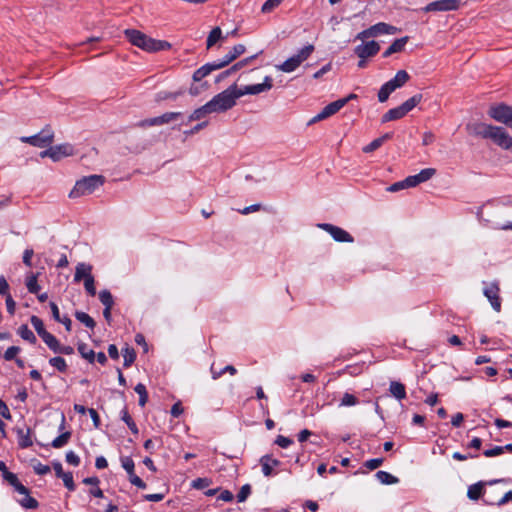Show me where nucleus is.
Returning <instances> with one entry per match:
<instances>
[{"mask_svg": "<svg viewBox=\"0 0 512 512\" xmlns=\"http://www.w3.org/2000/svg\"><path fill=\"white\" fill-rule=\"evenodd\" d=\"M317 227L329 233L337 242L352 243L354 241L353 237L347 231L338 226L329 223H319Z\"/></svg>", "mask_w": 512, "mask_h": 512, "instance_id": "9b49d317", "label": "nucleus"}, {"mask_svg": "<svg viewBox=\"0 0 512 512\" xmlns=\"http://www.w3.org/2000/svg\"><path fill=\"white\" fill-rule=\"evenodd\" d=\"M272 88V78L270 76H266L264 78L263 83L254 84V85H247L242 89H238V95L240 97L250 94V95H257L262 92H266Z\"/></svg>", "mask_w": 512, "mask_h": 512, "instance_id": "4468645a", "label": "nucleus"}, {"mask_svg": "<svg viewBox=\"0 0 512 512\" xmlns=\"http://www.w3.org/2000/svg\"><path fill=\"white\" fill-rule=\"evenodd\" d=\"M238 88L236 84L231 85L226 90L215 95L209 102L212 106V110L215 113L226 112L235 106L236 100L240 98L238 95Z\"/></svg>", "mask_w": 512, "mask_h": 512, "instance_id": "20e7f679", "label": "nucleus"}, {"mask_svg": "<svg viewBox=\"0 0 512 512\" xmlns=\"http://www.w3.org/2000/svg\"><path fill=\"white\" fill-rule=\"evenodd\" d=\"M121 419L127 424L132 433L138 434V427L136 423L133 421L132 417L130 416L126 408H124L121 412Z\"/></svg>", "mask_w": 512, "mask_h": 512, "instance_id": "f704fd0d", "label": "nucleus"}, {"mask_svg": "<svg viewBox=\"0 0 512 512\" xmlns=\"http://www.w3.org/2000/svg\"><path fill=\"white\" fill-rule=\"evenodd\" d=\"M314 46L312 44L304 46L296 55L288 58L285 62L278 66V69L290 73L296 70L309 56L313 53Z\"/></svg>", "mask_w": 512, "mask_h": 512, "instance_id": "423d86ee", "label": "nucleus"}, {"mask_svg": "<svg viewBox=\"0 0 512 512\" xmlns=\"http://www.w3.org/2000/svg\"><path fill=\"white\" fill-rule=\"evenodd\" d=\"M375 477L377 478V480L380 483L386 484V485L396 484L399 481V479L397 477L393 476L392 474H390L386 471L376 472Z\"/></svg>", "mask_w": 512, "mask_h": 512, "instance_id": "c85d7f7f", "label": "nucleus"}, {"mask_svg": "<svg viewBox=\"0 0 512 512\" xmlns=\"http://www.w3.org/2000/svg\"><path fill=\"white\" fill-rule=\"evenodd\" d=\"M422 94H416L402 103L403 109L406 113L410 112L414 107H416L422 101Z\"/></svg>", "mask_w": 512, "mask_h": 512, "instance_id": "473e14b6", "label": "nucleus"}, {"mask_svg": "<svg viewBox=\"0 0 512 512\" xmlns=\"http://www.w3.org/2000/svg\"><path fill=\"white\" fill-rule=\"evenodd\" d=\"M0 471L2 472L3 478L10 484L13 481L15 482L17 479V475L8 471L6 464L3 461H0Z\"/></svg>", "mask_w": 512, "mask_h": 512, "instance_id": "c03bdc74", "label": "nucleus"}, {"mask_svg": "<svg viewBox=\"0 0 512 512\" xmlns=\"http://www.w3.org/2000/svg\"><path fill=\"white\" fill-rule=\"evenodd\" d=\"M389 391L397 400H402L406 398L405 386L400 382L391 381Z\"/></svg>", "mask_w": 512, "mask_h": 512, "instance_id": "a878e982", "label": "nucleus"}, {"mask_svg": "<svg viewBox=\"0 0 512 512\" xmlns=\"http://www.w3.org/2000/svg\"><path fill=\"white\" fill-rule=\"evenodd\" d=\"M409 79L410 75L405 70H399L395 77L386 82V84L391 91H395L397 88L402 87Z\"/></svg>", "mask_w": 512, "mask_h": 512, "instance_id": "6ab92c4d", "label": "nucleus"}, {"mask_svg": "<svg viewBox=\"0 0 512 512\" xmlns=\"http://www.w3.org/2000/svg\"><path fill=\"white\" fill-rule=\"evenodd\" d=\"M382 463H383L382 458H374V459L367 460L365 462L364 466L366 468H368L369 470H375L378 467H380L382 465Z\"/></svg>", "mask_w": 512, "mask_h": 512, "instance_id": "052dcab7", "label": "nucleus"}, {"mask_svg": "<svg viewBox=\"0 0 512 512\" xmlns=\"http://www.w3.org/2000/svg\"><path fill=\"white\" fill-rule=\"evenodd\" d=\"M209 480L207 478H197L193 480L192 487L195 489H204L209 486Z\"/></svg>", "mask_w": 512, "mask_h": 512, "instance_id": "0e129e2a", "label": "nucleus"}, {"mask_svg": "<svg viewBox=\"0 0 512 512\" xmlns=\"http://www.w3.org/2000/svg\"><path fill=\"white\" fill-rule=\"evenodd\" d=\"M78 352L84 359L88 360L90 363H93L95 361V352L92 349H89L87 344L80 343L78 345Z\"/></svg>", "mask_w": 512, "mask_h": 512, "instance_id": "2f4dec72", "label": "nucleus"}, {"mask_svg": "<svg viewBox=\"0 0 512 512\" xmlns=\"http://www.w3.org/2000/svg\"><path fill=\"white\" fill-rule=\"evenodd\" d=\"M53 137L54 134L51 128L45 127L38 134L30 137H23L21 140L36 147H46L52 143Z\"/></svg>", "mask_w": 512, "mask_h": 512, "instance_id": "0eeeda50", "label": "nucleus"}, {"mask_svg": "<svg viewBox=\"0 0 512 512\" xmlns=\"http://www.w3.org/2000/svg\"><path fill=\"white\" fill-rule=\"evenodd\" d=\"M225 37L222 35V30L220 27H214L206 40V48H212L218 41L223 40Z\"/></svg>", "mask_w": 512, "mask_h": 512, "instance_id": "bb28decb", "label": "nucleus"}, {"mask_svg": "<svg viewBox=\"0 0 512 512\" xmlns=\"http://www.w3.org/2000/svg\"><path fill=\"white\" fill-rule=\"evenodd\" d=\"M250 494L251 486L249 484L243 485L237 494L238 502H244L249 497Z\"/></svg>", "mask_w": 512, "mask_h": 512, "instance_id": "603ef678", "label": "nucleus"}, {"mask_svg": "<svg viewBox=\"0 0 512 512\" xmlns=\"http://www.w3.org/2000/svg\"><path fill=\"white\" fill-rule=\"evenodd\" d=\"M84 281V288L86 292L90 296H95L96 294V288H95V280L93 275H87V278Z\"/></svg>", "mask_w": 512, "mask_h": 512, "instance_id": "a18cd8bd", "label": "nucleus"}, {"mask_svg": "<svg viewBox=\"0 0 512 512\" xmlns=\"http://www.w3.org/2000/svg\"><path fill=\"white\" fill-rule=\"evenodd\" d=\"M135 392L139 395V405L144 407L148 401V393L146 387L142 383H138L135 388Z\"/></svg>", "mask_w": 512, "mask_h": 512, "instance_id": "72a5a7b5", "label": "nucleus"}, {"mask_svg": "<svg viewBox=\"0 0 512 512\" xmlns=\"http://www.w3.org/2000/svg\"><path fill=\"white\" fill-rule=\"evenodd\" d=\"M104 183V177L101 175H90L78 180L71 190L69 197L78 198L92 194L97 188Z\"/></svg>", "mask_w": 512, "mask_h": 512, "instance_id": "39448f33", "label": "nucleus"}, {"mask_svg": "<svg viewBox=\"0 0 512 512\" xmlns=\"http://www.w3.org/2000/svg\"><path fill=\"white\" fill-rule=\"evenodd\" d=\"M33 470L38 475H45L50 472V467L38 462L33 466Z\"/></svg>", "mask_w": 512, "mask_h": 512, "instance_id": "e2e57ef3", "label": "nucleus"}, {"mask_svg": "<svg viewBox=\"0 0 512 512\" xmlns=\"http://www.w3.org/2000/svg\"><path fill=\"white\" fill-rule=\"evenodd\" d=\"M181 115H182L181 112H167V113H164L161 116H157L158 124L160 126V125H164V124L170 123V122L178 119Z\"/></svg>", "mask_w": 512, "mask_h": 512, "instance_id": "c9c22d12", "label": "nucleus"}, {"mask_svg": "<svg viewBox=\"0 0 512 512\" xmlns=\"http://www.w3.org/2000/svg\"><path fill=\"white\" fill-rule=\"evenodd\" d=\"M293 443V440L288 438V437H285L283 435H278L276 440H275V444H277L278 446H280L281 448H287L289 447L291 444Z\"/></svg>", "mask_w": 512, "mask_h": 512, "instance_id": "bf43d9fd", "label": "nucleus"}, {"mask_svg": "<svg viewBox=\"0 0 512 512\" xmlns=\"http://www.w3.org/2000/svg\"><path fill=\"white\" fill-rule=\"evenodd\" d=\"M21 351L20 347L18 346H11L9 347L3 357L6 361H12L16 359L17 354Z\"/></svg>", "mask_w": 512, "mask_h": 512, "instance_id": "8fccbe9b", "label": "nucleus"}, {"mask_svg": "<svg viewBox=\"0 0 512 512\" xmlns=\"http://www.w3.org/2000/svg\"><path fill=\"white\" fill-rule=\"evenodd\" d=\"M393 91L388 87V85L385 83L381 86L379 92H378V100L379 102L383 103L388 100L390 94Z\"/></svg>", "mask_w": 512, "mask_h": 512, "instance_id": "3c124183", "label": "nucleus"}, {"mask_svg": "<svg viewBox=\"0 0 512 512\" xmlns=\"http://www.w3.org/2000/svg\"><path fill=\"white\" fill-rule=\"evenodd\" d=\"M406 188H409V187H408V185L405 184V179H404L402 181H398V182H395L392 185H390L387 188V191H389V192H398V191L406 189Z\"/></svg>", "mask_w": 512, "mask_h": 512, "instance_id": "680f3d73", "label": "nucleus"}, {"mask_svg": "<svg viewBox=\"0 0 512 512\" xmlns=\"http://www.w3.org/2000/svg\"><path fill=\"white\" fill-rule=\"evenodd\" d=\"M121 464H122V467L126 470V472L128 473L129 477L134 473V467H135V464H134V461L132 460V458L130 457H122L121 458Z\"/></svg>", "mask_w": 512, "mask_h": 512, "instance_id": "09e8293b", "label": "nucleus"}, {"mask_svg": "<svg viewBox=\"0 0 512 512\" xmlns=\"http://www.w3.org/2000/svg\"><path fill=\"white\" fill-rule=\"evenodd\" d=\"M280 464H281V462L278 459L273 458V456L269 455V454L263 455L260 458V465L262 467V473L266 477H271V476L275 475L276 473L274 472V468L278 467Z\"/></svg>", "mask_w": 512, "mask_h": 512, "instance_id": "f3484780", "label": "nucleus"}, {"mask_svg": "<svg viewBox=\"0 0 512 512\" xmlns=\"http://www.w3.org/2000/svg\"><path fill=\"white\" fill-rule=\"evenodd\" d=\"M129 481L131 484L135 485L136 487L140 489L146 488V483L136 474H133L129 477Z\"/></svg>", "mask_w": 512, "mask_h": 512, "instance_id": "774afa93", "label": "nucleus"}, {"mask_svg": "<svg viewBox=\"0 0 512 512\" xmlns=\"http://www.w3.org/2000/svg\"><path fill=\"white\" fill-rule=\"evenodd\" d=\"M390 138H391V134L390 133H386L383 136L374 139L371 143H369L368 145L363 147V152L364 153H371V152L377 150L378 148H380L384 144V142L386 140H388Z\"/></svg>", "mask_w": 512, "mask_h": 512, "instance_id": "cd10ccee", "label": "nucleus"}, {"mask_svg": "<svg viewBox=\"0 0 512 512\" xmlns=\"http://www.w3.org/2000/svg\"><path fill=\"white\" fill-rule=\"evenodd\" d=\"M370 32H372V35L376 37L381 34H395L398 32V28L387 23L380 22L371 26Z\"/></svg>", "mask_w": 512, "mask_h": 512, "instance_id": "aec40b11", "label": "nucleus"}, {"mask_svg": "<svg viewBox=\"0 0 512 512\" xmlns=\"http://www.w3.org/2000/svg\"><path fill=\"white\" fill-rule=\"evenodd\" d=\"M485 285L483 288L484 296L489 300L492 308L496 312H500L501 310V299L499 296L500 288L498 282L494 281L491 283L483 282Z\"/></svg>", "mask_w": 512, "mask_h": 512, "instance_id": "6e6552de", "label": "nucleus"}, {"mask_svg": "<svg viewBox=\"0 0 512 512\" xmlns=\"http://www.w3.org/2000/svg\"><path fill=\"white\" fill-rule=\"evenodd\" d=\"M49 364L60 372H66L67 370V363L65 359L60 356L51 358Z\"/></svg>", "mask_w": 512, "mask_h": 512, "instance_id": "79ce46f5", "label": "nucleus"}, {"mask_svg": "<svg viewBox=\"0 0 512 512\" xmlns=\"http://www.w3.org/2000/svg\"><path fill=\"white\" fill-rule=\"evenodd\" d=\"M87 275H92V266L86 263H78L75 268L74 281L85 280Z\"/></svg>", "mask_w": 512, "mask_h": 512, "instance_id": "5701e85b", "label": "nucleus"}, {"mask_svg": "<svg viewBox=\"0 0 512 512\" xmlns=\"http://www.w3.org/2000/svg\"><path fill=\"white\" fill-rule=\"evenodd\" d=\"M10 485L13 486L18 493L27 496L29 490L18 480V478L16 479L15 482L13 481L12 483H10Z\"/></svg>", "mask_w": 512, "mask_h": 512, "instance_id": "338daca9", "label": "nucleus"}, {"mask_svg": "<svg viewBox=\"0 0 512 512\" xmlns=\"http://www.w3.org/2000/svg\"><path fill=\"white\" fill-rule=\"evenodd\" d=\"M70 438H71V432H69V431L64 432L61 435H59L58 437H56L52 441L51 445L53 448H61L68 443Z\"/></svg>", "mask_w": 512, "mask_h": 512, "instance_id": "e433bc0d", "label": "nucleus"}, {"mask_svg": "<svg viewBox=\"0 0 512 512\" xmlns=\"http://www.w3.org/2000/svg\"><path fill=\"white\" fill-rule=\"evenodd\" d=\"M20 505L27 509H36L38 507V501L27 493L23 499L19 501Z\"/></svg>", "mask_w": 512, "mask_h": 512, "instance_id": "37998d69", "label": "nucleus"}, {"mask_svg": "<svg viewBox=\"0 0 512 512\" xmlns=\"http://www.w3.org/2000/svg\"><path fill=\"white\" fill-rule=\"evenodd\" d=\"M245 51L246 47L243 44H237L233 46L221 59L206 63L205 65L197 69L193 73V80L195 82H199L213 71L220 70L228 66L230 63H232L234 60H236L238 57L244 54Z\"/></svg>", "mask_w": 512, "mask_h": 512, "instance_id": "f03ea898", "label": "nucleus"}, {"mask_svg": "<svg viewBox=\"0 0 512 512\" xmlns=\"http://www.w3.org/2000/svg\"><path fill=\"white\" fill-rule=\"evenodd\" d=\"M18 334L21 336L22 339L30 342L31 344H35L37 341L34 333L28 328L27 325H21L18 328Z\"/></svg>", "mask_w": 512, "mask_h": 512, "instance_id": "7c9ffc66", "label": "nucleus"}, {"mask_svg": "<svg viewBox=\"0 0 512 512\" xmlns=\"http://www.w3.org/2000/svg\"><path fill=\"white\" fill-rule=\"evenodd\" d=\"M470 134L491 139L495 144L504 149L512 147V137L502 127L491 126L485 123H472L467 125Z\"/></svg>", "mask_w": 512, "mask_h": 512, "instance_id": "f257e3e1", "label": "nucleus"}, {"mask_svg": "<svg viewBox=\"0 0 512 512\" xmlns=\"http://www.w3.org/2000/svg\"><path fill=\"white\" fill-rule=\"evenodd\" d=\"M283 0H267L263 5H262V8H261V11L263 13H269L271 12L274 8H276L277 6H279L281 3H282Z\"/></svg>", "mask_w": 512, "mask_h": 512, "instance_id": "864d4df0", "label": "nucleus"}, {"mask_svg": "<svg viewBox=\"0 0 512 512\" xmlns=\"http://www.w3.org/2000/svg\"><path fill=\"white\" fill-rule=\"evenodd\" d=\"M500 481L501 480H493V481H489V482L480 481L475 484H472L468 487L467 497L470 500L476 501L484 494V491H485L484 486L486 484L492 485V484L500 482Z\"/></svg>", "mask_w": 512, "mask_h": 512, "instance_id": "a211bd4d", "label": "nucleus"}, {"mask_svg": "<svg viewBox=\"0 0 512 512\" xmlns=\"http://www.w3.org/2000/svg\"><path fill=\"white\" fill-rule=\"evenodd\" d=\"M124 34L132 45L149 53L165 51L171 48V44L168 41L151 38L136 29H126Z\"/></svg>", "mask_w": 512, "mask_h": 512, "instance_id": "7ed1b4c3", "label": "nucleus"}, {"mask_svg": "<svg viewBox=\"0 0 512 512\" xmlns=\"http://www.w3.org/2000/svg\"><path fill=\"white\" fill-rule=\"evenodd\" d=\"M211 113H215V112H214V110H212V106H211L210 102H207L205 105L194 110L193 113L189 116L188 121L191 122V121L200 120Z\"/></svg>", "mask_w": 512, "mask_h": 512, "instance_id": "393cba45", "label": "nucleus"}, {"mask_svg": "<svg viewBox=\"0 0 512 512\" xmlns=\"http://www.w3.org/2000/svg\"><path fill=\"white\" fill-rule=\"evenodd\" d=\"M256 56H251L248 58H245L234 65L231 66V71L237 72L238 70L244 68L246 65H248Z\"/></svg>", "mask_w": 512, "mask_h": 512, "instance_id": "13d9d810", "label": "nucleus"}, {"mask_svg": "<svg viewBox=\"0 0 512 512\" xmlns=\"http://www.w3.org/2000/svg\"><path fill=\"white\" fill-rule=\"evenodd\" d=\"M489 115L498 122L512 127V108L507 105H498L491 107Z\"/></svg>", "mask_w": 512, "mask_h": 512, "instance_id": "ddd939ff", "label": "nucleus"}, {"mask_svg": "<svg viewBox=\"0 0 512 512\" xmlns=\"http://www.w3.org/2000/svg\"><path fill=\"white\" fill-rule=\"evenodd\" d=\"M42 340L46 343V345L55 353L57 352V348L59 346V341L56 339L54 335L47 332L42 337Z\"/></svg>", "mask_w": 512, "mask_h": 512, "instance_id": "58836bf2", "label": "nucleus"}, {"mask_svg": "<svg viewBox=\"0 0 512 512\" xmlns=\"http://www.w3.org/2000/svg\"><path fill=\"white\" fill-rule=\"evenodd\" d=\"M347 104V99H338L334 102H331L327 106H325L320 113L314 116L309 122L308 125L314 124L318 121L327 119L328 117L337 113L341 108H343Z\"/></svg>", "mask_w": 512, "mask_h": 512, "instance_id": "f8f14e48", "label": "nucleus"}, {"mask_svg": "<svg viewBox=\"0 0 512 512\" xmlns=\"http://www.w3.org/2000/svg\"><path fill=\"white\" fill-rule=\"evenodd\" d=\"M461 0H437L423 8L424 12H446L459 9Z\"/></svg>", "mask_w": 512, "mask_h": 512, "instance_id": "9d476101", "label": "nucleus"}, {"mask_svg": "<svg viewBox=\"0 0 512 512\" xmlns=\"http://www.w3.org/2000/svg\"><path fill=\"white\" fill-rule=\"evenodd\" d=\"M26 287L32 294H37L40 290V286L37 283V275H30L26 279Z\"/></svg>", "mask_w": 512, "mask_h": 512, "instance_id": "ea45409f", "label": "nucleus"}, {"mask_svg": "<svg viewBox=\"0 0 512 512\" xmlns=\"http://www.w3.org/2000/svg\"><path fill=\"white\" fill-rule=\"evenodd\" d=\"M30 322L32 324V326L34 327V329L36 330L37 334L42 337L44 334H46L48 331H46V329L44 328V324H43V321L33 315L31 318H30Z\"/></svg>", "mask_w": 512, "mask_h": 512, "instance_id": "a19ab883", "label": "nucleus"}, {"mask_svg": "<svg viewBox=\"0 0 512 512\" xmlns=\"http://www.w3.org/2000/svg\"><path fill=\"white\" fill-rule=\"evenodd\" d=\"M73 146L70 144H60L49 149L42 151L40 156L42 158L50 157L53 161H59L64 157L70 156L73 154Z\"/></svg>", "mask_w": 512, "mask_h": 512, "instance_id": "1a4fd4ad", "label": "nucleus"}, {"mask_svg": "<svg viewBox=\"0 0 512 512\" xmlns=\"http://www.w3.org/2000/svg\"><path fill=\"white\" fill-rule=\"evenodd\" d=\"M183 92L182 91H178V92H166V91H162V92H159L157 94V100L158 101H162V100H167V99H176L179 95H181Z\"/></svg>", "mask_w": 512, "mask_h": 512, "instance_id": "6e6d98bb", "label": "nucleus"}, {"mask_svg": "<svg viewBox=\"0 0 512 512\" xmlns=\"http://www.w3.org/2000/svg\"><path fill=\"white\" fill-rule=\"evenodd\" d=\"M406 111L403 109L402 105L392 108L388 110L383 116H382V122L386 123L389 121H394L401 119L406 115Z\"/></svg>", "mask_w": 512, "mask_h": 512, "instance_id": "b1692460", "label": "nucleus"}, {"mask_svg": "<svg viewBox=\"0 0 512 512\" xmlns=\"http://www.w3.org/2000/svg\"><path fill=\"white\" fill-rule=\"evenodd\" d=\"M17 436H18V445L25 449L33 445V441L31 438L32 431L30 428H27L26 431L23 429H16Z\"/></svg>", "mask_w": 512, "mask_h": 512, "instance_id": "412c9836", "label": "nucleus"}, {"mask_svg": "<svg viewBox=\"0 0 512 512\" xmlns=\"http://www.w3.org/2000/svg\"><path fill=\"white\" fill-rule=\"evenodd\" d=\"M504 453L503 446H495L491 449H487L483 452L485 457H495Z\"/></svg>", "mask_w": 512, "mask_h": 512, "instance_id": "4d7b16f0", "label": "nucleus"}, {"mask_svg": "<svg viewBox=\"0 0 512 512\" xmlns=\"http://www.w3.org/2000/svg\"><path fill=\"white\" fill-rule=\"evenodd\" d=\"M436 174V169L434 168H425L421 170L416 175H411L405 178V184L408 185L409 188L416 187L417 185L428 181Z\"/></svg>", "mask_w": 512, "mask_h": 512, "instance_id": "2eb2a0df", "label": "nucleus"}, {"mask_svg": "<svg viewBox=\"0 0 512 512\" xmlns=\"http://www.w3.org/2000/svg\"><path fill=\"white\" fill-rule=\"evenodd\" d=\"M122 352H123V358H124V363H123L124 367L131 366L132 363L136 359L135 350L133 348L126 347L125 349L122 350Z\"/></svg>", "mask_w": 512, "mask_h": 512, "instance_id": "4c0bfd02", "label": "nucleus"}, {"mask_svg": "<svg viewBox=\"0 0 512 512\" xmlns=\"http://www.w3.org/2000/svg\"><path fill=\"white\" fill-rule=\"evenodd\" d=\"M66 461L71 465L78 466L80 463V458L73 451H68L66 453Z\"/></svg>", "mask_w": 512, "mask_h": 512, "instance_id": "69168bd1", "label": "nucleus"}, {"mask_svg": "<svg viewBox=\"0 0 512 512\" xmlns=\"http://www.w3.org/2000/svg\"><path fill=\"white\" fill-rule=\"evenodd\" d=\"M99 300L105 307L114 305L112 294L108 290H102L99 293Z\"/></svg>", "mask_w": 512, "mask_h": 512, "instance_id": "49530a36", "label": "nucleus"}, {"mask_svg": "<svg viewBox=\"0 0 512 512\" xmlns=\"http://www.w3.org/2000/svg\"><path fill=\"white\" fill-rule=\"evenodd\" d=\"M359 403V400L357 397L350 393H344L343 397L340 401V406H354Z\"/></svg>", "mask_w": 512, "mask_h": 512, "instance_id": "de8ad7c7", "label": "nucleus"}, {"mask_svg": "<svg viewBox=\"0 0 512 512\" xmlns=\"http://www.w3.org/2000/svg\"><path fill=\"white\" fill-rule=\"evenodd\" d=\"M75 318L79 322L83 323L87 328L94 329L96 326V322L94 321V319L85 312L76 311Z\"/></svg>", "mask_w": 512, "mask_h": 512, "instance_id": "c756f323", "label": "nucleus"}, {"mask_svg": "<svg viewBox=\"0 0 512 512\" xmlns=\"http://www.w3.org/2000/svg\"><path fill=\"white\" fill-rule=\"evenodd\" d=\"M380 50V45L376 41H370L367 43H363L358 45L355 48V54L360 59H366L368 57H372L376 55Z\"/></svg>", "mask_w": 512, "mask_h": 512, "instance_id": "dca6fc26", "label": "nucleus"}, {"mask_svg": "<svg viewBox=\"0 0 512 512\" xmlns=\"http://www.w3.org/2000/svg\"><path fill=\"white\" fill-rule=\"evenodd\" d=\"M408 42V37L405 36V37H402V38H399V39H396L383 53V57L387 58L389 56H391L392 54L394 53H398V52H401L406 43Z\"/></svg>", "mask_w": 512, "mask_h": 512, "instance_id": "4be33fe9", "label": "nucleus"}, {"mask_svg": "<svg viewBox=\"0 0 512 512\" xmlns=\"http://www.w3.org/2000/svg\"><path fill=\"white\" fill-rule=\"evenodd\" d=\"M60 478L63 480L64 485L68 490H70V491L75 490V483H74L73 475L71 472H66V474Z\"/></svg>", "mask_w": 512, "mask_h": 512, "instance_id": "5fc2aeb1", "label": "nucleus"}]
</instances>
